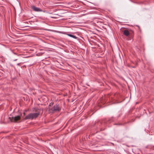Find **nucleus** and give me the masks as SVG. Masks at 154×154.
<instances>
[{
  "instance_id": "nucleus-1",
  "label": "nucleus",
  "mask_w": 154,
  "mask_h": 154,
  "mask_svg": "<svg viewBox=\"0 0 154 154\" xmlns=\"http://www.w3.org/2000/svg\"><path fill=\"white\" fill-rule=\"evenodd\" d=\"M33 111H35L36 112L35 113H31L29 114L25 117L24 119H35L39 115L40 111V109L35 108L34 110H33Z\"/></svg>"
},
{
  "instance_id": "nucleus-3",
  "label": "nucleus",
  "mask_w": 154,
  "mask_h": 154,
  "mask_svg": "<svg viewBox=\"0 0 154 154\" xmlns=\"http://www.w3.org/2000/svg\"><path fill=\"white\" fill-rule=\"evenodd\" d=\"M123 34L125 36L128 37L129 36L130 34L131 35H134V32L131 30H130L129 31H128L127 29H125L124 30Z\"/></svg>"
},
{
  "instance_id": "nucleus-7",
  "label": "nucleus",
  "mask_w": 154,
  "mask_h": 154,
  "mask_svg": "<svg viewBox=\"0 0 154 154\" xmlns=\"http://www.w3.org/2000/svg\"><path fill=\"white\" fill-rule=\"evenodd\" d=\"M53 103H51L50 104H49V106H52V105H53Z\"/></svg>"
},
{
  "instance_id": "nucleus-10",
  "label": "nucleus",
  "mask_w": 154,
  "mask_h": 154,
  "mask_svg": "<svg viewBox=\"0 0 154 154\" xmlns=\"http://www.w3.org/2000/svg\"><path fill=\"white\" fill-rule=\"evenodd\" d=\"M17 65H19V63H18Z\"/></svg>"
},
{
  "instance_id": "nucleus-6",
  "label": "nucleus",
  "mask_w": 154,
  "mask_h": 154,
  "mask_svg": "<svg viewBox=\"0 0 154 154\" xmlns=\"http://www.w3.org/2000/svg\"><path fill=\"white\" fill-rule=\"evenodd\" d=\"M67 35L68 36H70V37H72V38H75V39L77 38V37H76L75 36H74V35H72L69 34H68Z\"/></svg>"
},
{
  "instance_id": "nucleus-8",
  "label": "nucleus",
  "mask_w": 154,
  "mask_h": 154,
  "mask_svg": "<svg viewBox=\"0 0 154 154\" xmlns=\"http://www.w3.org/2000/svg\"><path fill=\"white\" fill-rule=\"evenodd\" d=\"M23 116H24L25 115V112H24L23 113Z\"/></svg>"
},
{
  "instance_id": "nucleus-9",
  "label": "nucleus",
  "mask_w": 154,
  "mask_h": 154,
  "mask_svg": "<svg viewBox=\"0 0 154 154\" xmlns=\"http://www.w3.org/2000/svg\"><path fill=\"white\" fill-rule=\"evenodd\" d=\"M136 67V66H134L132 67V68H135Z\"/></svg>"
},
{
  "instance_id": "nucleus-5",
  "label": "nucleus",
  "mask_w": 154,
  "mask_h": 154,
  "mask_svg": "<svg viewBox=\"0 0 154 154\" xmlns=\"http://www.w3.org/2000/svg\"><path fill=\"white\" fill-rule=\"evenodd\" d=\"M31 8L32 10L35 11L37 12H42V10L39 8L36 7L35 6H32L31 7Z\"/></svg>"
},
{
  "instance_id": "nucleus-2",
  "label": "nucleus",
  "mask_w": 154,
  "mask_h": 154,
  "mask_svg": "<svg viewBox=\"0 0 154 154\" xmlns=\"http://www.w3.org/2000/svg\"><path fill=\"white\" fill-rule=\"evenodd\" d=\"M61 107L59 105L56 104L52 108L49 109V111L52 112L60 111L61 110Z\"/></svg>"
},
{
  "instance_id": "nucleus-4",
  "label": "nucleus",
  "mask_w": 154,
  "mask_h": 154,
  "mask_svg": "<svg viewBox=\"0 0 154 154\" xmlns=\"http://www.w3.org/2000/svg\"><path fill=\"white\" fill-rule=\"evenodd\" d=\"M10 119V120L11 122H16L17 121L19 120L20 119V116H17L14 117H12V118H9Z\"/></svg>"
}]
</instances>
